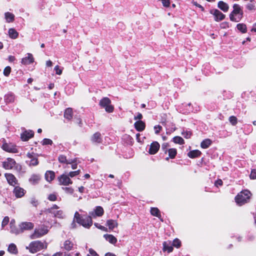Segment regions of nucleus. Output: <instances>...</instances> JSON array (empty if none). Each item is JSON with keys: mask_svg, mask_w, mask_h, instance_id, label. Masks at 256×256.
Listing matches in <instances>:
<instances>
[{"mask_svg": "<svg viewBox=\"0 0 256 256\" xmlns=\"http://www.w3.org/2000/svg\"><path fill=\"white\" fill-rule=\"evenodd\" d=\"M72 161H74L73 162H72L71 164H72V168L73 170H74V169H76L77 168V164L76 163V159H74L73 160H70V162H72Z\"/></svg>", "mask_w": 256, "mask_h": 256, "instance_id": "obj_63", "label": "nucleus"}, {"mask_svg": "<svg viewBox=\"0 0 256 256\" xmlns=\"http://www.w3.org/2000/svg\"><path fill=\"white\" fill-rule=\"evenodd\" d=\"M76 222L84 228H89L92 224V220L90 216H86L84 218L78 212L74 213V220L71 224V228H76Z\"/></svg>", "mask_w": 256, "mask_h": 256, "instance_id": "obj_1", "label": "nucleus"}, {"mask_svg": "<svg viewBox=\"0 0 256 256\" xmlns=\"http://www.w3.org/2000/svg\"><path fill=\"white\" fill-rule=\"evenodd\" d=\"M2 166L5 170H14L20 172L22 170L21 166L16 163L15 160L12 158H8L2 162Z\"/></svg>", "mask_w": 256, "mask_h": 256, "instance_id": "obj_4", "label": "nucleus"}, {"mask_svg": "<svg viewBox=\"0 0 256 256\" xmlns=\"http://www.w3.org/2000/svg\"><path fill=\"white\" fill-rule=\"evenodd\" d=\"M250 177L252 180L256 179V169L252 170Z\"/></svg>", "mask_w": 256, "mask_h": 256, "instance_id": "obj_53", "label": "nucleus"}, {"mask_svg": "<svg viewBox=\"0 0 256 256\" xmlns=\"http://www.w3.org/2000/svg\"><path fill=\"white\" fill-rule=\"evenodd\" d=\"M212 144V141L209 138H206L202 142L200 146L202 148L206 149L208 148Z\"/></svg>", "mask_w": 256, "mask_h": 256, "instance_id": "obj_28", "label": "nucleus"}, {"mask_svg": "<svg viewBox=\"0 0 256 256\" xmlns=\"http://www.w3.org/2000/svg\"><path fill=\"white\" fill-rule=\"evenodd\" d=\"M163 245V251H167L168 253H170L172 252L174 248L172 245L171 244L170 241L164 242L162 244Z\"/></svg>", "mask_w": 256, "mask_h": 256, "instance_id": "obj_18", "label": "nucleus"}, {"mask_svg": "<svg viewBox=\"0 0 256 256\" xmlns=\"http://www.w3.org/2000/svg\"><path fill=\"white\" fill-rule=\"evenodd\" d=\"M8 250L10 253L13 254H16L18 252L16 245L13 243L9 245Z\"/></svg>", "mask_w": 256, "mask_h": 256, "instance_id": "obj_32", "label": "nucleus"}, {"mask_svg": "<svg viewBox=\"0 0 256 256\" xmlns=\"http://www.w3.org/2000/svg\"><path fill=\"white\" fill-rule=\"evenodd\" d=\"M160 148V145L158 142H153L150 145L148 153L150 154H156Z\"/></svg>", "mask_w": 256, "mask_h": 256, "instance_id": "obj_12", "label": "nucleus"}, {"mask_svg": "<svg viewBox=\"0 0 256 256\" xmlns=\"http://www.w3.org/2000/svg\"><path fill=\"white\" fill-rule=\"evenodd\" d=\"M192 4H194V6H195L196 7L199 8H200L202 11H204V8L202 5H200L199 4H198L197 2H193Z\"/></svg>", "mask_w": 256, "mask_h": 256, "instance_id": "obj_61", "label": "nucleus"}, {"mask_svg": "<svg viewBox=\"0 0 256 256\" xmlns=\"http://www.w3.org/2000/svg\"><path fill=\"white\" fill-rule=\"evenodd\" d=\"M168 157L166 158V160H168L170 158L172 159L175 158L177 154V150L176 148H171L168 149Z\"/></svg>", "mask_w": 256, "mask_h": 256, "instance_id": "obj_24", "label": "nucleus"}, {"mask_svg": "<svg viewBox=\"0 0 256 256\" xmlns=\"http://www.w3.org/2000/svg\"><path fill=\"white\" fill-rule=\"evenodd\" d=\"M11 71V68L10 66H6L4 70V74L5 76H8Z\"/></svg>", "mask_w": 256, "mask_h": 256, "instance_id": "obj_49", "label": "nucleus"}, {"mask_svg": "<svg viewBox=\"0 0 256 256\" xmlns=\"http://www.w3.org/2000/svg\"><path fill=\"white\" fill-rule=\"evenodd\" d=\"M30 202L33 206L35 207H36L38 204V202L34 198H30Z\"/></svg>", "mask_w": 256, "mask_h": 256, "instance_id": "obj_54", "label": "nucleus"}, {"mask_svg": "<svg viewBox=\"0 0 256 256\" xmlns=\"http://www.w3.org/2000/svg\"><path fill=\"white\" fill-rule=\"evenodd\" d=\"M91 140L92 142L94 143H100L102 142V140L101 138V134L98 132H96L93 134L91 138Z\"/></svg>", "mask_w": 256, "mask_h": 256, "instance_id": "obj_21", "label": "nucleus"}, {"mask_svg": "<svg viewBox=\"0 0 256 256\" xmlns=\"http://www.w3.org/2000/svg\"><path fill=\"white\" fill-rule=\"evenodd\" d=\"M52 141L48 138H44L42 140V144L43 145H48L50 144L52 145Z\"/></svg>", "mask_w": 256, "mask_h": 256, "instance_id": "obj_50", "label": "nucleus"}, {"mask_svg": "<svg viewBox=\"0 0 256 256\" xmlns=\"http://www.w3.org/2000/svg\"><path fill=\"white\" fill-rule=\"evenodd\" d=\"M62 189L68 194H72L74 192V189L72 188L64 187L62 188Z\"/></svg>", "mask_w": 256, "mask_h": 256, "instance_id": "obj_52", "label": "nucleus"}, {"mask_svg": "<svg viewBox=\"0 0 256 256\" xmlns=\"http://www.w3.org/2000/svg\"><path fill=\"white\" fill-rule=\"evenodd\" d=\"M73 116L72 110V108H67L64 112V117L68 120H70Z\"/></svg>", "mask_w": 256, "mask_h": 256, "instance_id": "obj_26", "label": "nucleus"}, {"mask_svg": "<svg viewBox=\"0 0 256 256\" xmlns=\"http://www.w3.org/2000/svg\"><path fill=\"white\" fill-rule=\"evenodd\" d=\"M8 34L9 36L12 39L16 38L18 36V33L13 28H10L8 30Z\"/></svg>", "mask_w": 256, "mask_h": 256, "instance_id": "obj_29", "label": "nucleus"}, {"mask_svg": "<svg viewBox=\"0 0 256 256\" xmlns=\"http://www.w3.org/2000/svg\"><path fill=\"white\" fill-rule=\"evenodd\" d=\"M9 220H10V218H9L8 216H5L2 221V228H4L6 225H7L9 222Z\"/></svg>", "mask_w": 256, "mask_h": 256, "instance_id": "obj_46", "label": "nucleus"}, {"mask_svg": "<svg viewBox=\"0 0 256 256\" xmlns=\"http://www.w3.org/2000/svg\"><path fill=\"white\" fill-rule=\"evenodd\" d=\"M111 101L107 97L102 98L100 102V105L104 108L108 112H112L114 110V107L110 104Z\"/></svg>", "mask_w": 256, "mask_h": 256, "instance_id": "obj_6", "label": "nucleus"}, {"mask_svg": "<svg viewBox=\"0 0 256 256\" xmlns=\"http://www.w3.org/2000/svg\"><path fill=\"white\" fill-rule=\"evenodd\" d=\"M172 246H174L176 248H179L181 246V242L178 238H175L172 244Z\"/></svg>", "mask_w": 256, "mask_h": 256, "instance_id": "obj_41", "label": "nucleus"}, {"mask_svg": "<svg viewBox=\"0 0 256 256\" xmlns=\"http://www.w3.org/2000/svg\"><path fill=\"white\" fill-rule=\"evenodd\" d=\"M58 208V206L56 204H54L52 207L50 208H48L46 210V212L48 213H52L54 212V210H57Z\"/></svg>", "mask_w": 256, "mask_h": 256, "instance_id": "obj_48", "label": "nucleus"}, {"mask_svg": "<svg viewBox=\"0 0 256 256\" xmlns=\"http://www.w3.org/2000/svg\"><path fill=\"white\" fill-rule=\"evenodd\" d=\"M18 227L20 228L22 233L26 230H30L34 228V224L32 222H24L18 224Z\"/></svg>", "mask_w": 256, "mask_h": 256, "instance_id": "obj_9", "label": "nucleus"}, {"mask_svg": "<svg viewBox=\"0 0 256 256\" xmlns=\"http://www.w3.org/2000/svg\"><path fill=\"white\" fill-rule=\"evenodd\" d=\"M34 61V58L32 54H28L27 56L22 58V64L24 65L30 64L32 63Z\"/></svg>", "mask_w": 256, "mask_h": 256, "instance_id": "obj_16", "label": "nucleus"}, {"mask_svg": "<svg viewBox=\"0 0 256 256\" xmlns=\"http://www.w3.org/2000/svg\"><path fill=\"white\" fill-rule=\"evenodd\" d=\"M90 254L92 255V256H98V254L92 249L90 250Z\"/></svg>", "mask_w": 256, "mask_h": 256, "instance_id": "obj_64", "label": "nucleus"}, {"mask_svg": "<svg viewBox=\"0 0 256 256\" xmlns=\"http://www.w3.org/2000/svg\"><path fill=\"white\" fill-rule=\"evenodd\" d=\"M182 135L186 138H190L192 134V132L190 130H184L182 133Z\"/></svg>", "mask_w": 256, "mask_h": 256, "instance_id": "obj_45", "label": "nucleus"}, {"mask_svg": "<svg viewBox=\"0 0 256 256\" xmlns=\"http://www.w3.org/2000/svg\"><path fill=\"white\" fill-rule=\"evenodd\" d=\"M55 177V174L54 172L48 170L45 174V178L46 180L50 182L52 181Z\"/></svg>", "mask_w": 256, "mask_h": 256, "instance_id": "obj_25", "label": "nucleus"}, {"mask_svg": "<svg viewBox=\"0 0 256 256\" xmlns=\"http://www.w3.org/2000/svg\"><path fill=\"white\" fill-rule=\"evenodd\" d=\"M94 225L96 227L98 228V229L102 230L107 231V228L106 227L100 225L98 223H94Z\"/></svg>", "mask_w": 256, "mask_h": 256, "instance_id": "obj_55", "label": "nucleus"}, {"mask_svg": "<svg viewBox=\"0 0 256 256\" xmlns=\"http://www.w3.org/2000/svg\"><path fill=\"white\" fill-rule=\"evenodd\" d=\"M25 192V190L20 186H16L14 190V193L16 198H22L24 196Z\"/></svg>", "mask_w": 256, "mask_h": 256, "instance_id": "obj_17", "label": "nucleus"}, {"mask_svg": "<svg viewBox=\"0 0 256 256\" xmlns=\"http://www.w3.org/2000/svg\"><path fill=\"white\" fill-rule=\"evenodd\" d=\"M51 214H53L54 217H57L58 218H63V212L62 210L54 211Z\"/></svg>", "mask_w": 256, "mask_h": 256, "instance_id": "obj_44", "label": "nucleus"}, {"mask_svg": "<svg viewBox=\"0 0 256 256\" xmlns=\"http://www.w3.org/2000/svg\"><path fill=\"white\" fill-rule=\"evenodd\" d=\"M104 237L112 244H114L117 242V239L112 234H105Z\"/></svg>", "mask_w": 256, "mask_h": 256, "instance_id": "obj_23", "label": "nucleus"}, {"mask_svg": "<svg viewBox=\"0 0 256 256\" xmlns=\"http://www.w3.org/2000/svg\"><path fill=\"white\" fill-rule=\"evenodd\" d=\"M223 184V182L222 180L218 179L214 182V185L216 187H218L219 186H222Z\"/></svg>", "mask_w": 256, "mask_h": 256, "instance_id": "obj_58", "label": "nucleus"}, {"mask_svg": "<svg viewBox=\"0 0 256 256\" xmlns=\"http://www.w3.org/2000/svg\"><path fill=\"white\" fill-rule=\"evenodd\" d=\"M104 214V210L102 206H98L94 209V212H89V216L92 218L96 217V216H101Z\"/></svg>", "mask_w": 256, "mask_h": 256, "instance_id": "obj_13", "label": "nucleus"}, {"mask_svg": "<svg viewBox=\"0 0 256 256\" xmlns=\"http://www.w3.org/2000/svg\"><path fill=\"white\" fill-rule=\"evenodd\" d=\"M38 164V160L36 158H32L30 162V166H36Z\"/></svg>", "mask_w": 256, "mask_h": 256, "instance_id": "obj_51", "label": "nucleus"}, {"mask_svg": "<svg viewBox=\"0 0 256 256\" xmlns=\"http://www.w3.org/2000/svg\"><path fill=\"white\" fill-rule=\"evenodd\" d=\"M162 127L160 125H156L154 126V130L156 134H158Z\"/></svg>", "mask_w": 256, "mask_h": 256, "instance_id": "obj_56", "label": "nucleus"}, {"mask_svg": "<svg viewBox=\"0 0 256 256\" xmlns=\"http://www.w3.org/2000/svg\"><path fill=\"white\" fill-rule=\"evenodd\" d=\"M48 232L47 228L45 226L41 227L40 228L35 229L34 233L30 236L31 239H36L39 238L44 235L46 234Z\"/></svg>", "mask_w": 256, "mask_h": 256, "instance_id": "obj_7", "label": "nucleus"}, {"mask_svg": "<svg viewBox=\"0 0 256 256\" xmlns=\"http://www.w3.org/2000/svg\"><path fill=\"white\" fill-rule=\"evenodd\" d=\"M54 70H56V74L58 75H60L62 73V70L59 68L58 66H55Z\"/></svg>", "mask_w": 256, "mask_h": 256, "instance_id": "obj_62", "label": "nucleus"}, {"mask_svg": "<svg viewBox=\"0 0 256 256\" xmlns=\"http://www.w3.org/2000/svg\"><path fill=\"white\" fill-rule=\"evenodd\" d=\"M74 246L73 243L69 240H66L64 244V248L67 250H72Z\"/></svg>", "mask_w": 256, "mask_h": 256, "instance_id": "obj_37", "label": "nucleus"}, {"mask_svg": "<svg viewBox=\"0 0 256 256\" xmlns=\"http://www.w3.org/2000/svg\"><path fill=\"white\" fill-rule=\"evenodd\" d=\"M255 4L256 2L254 0H250V3H248L246 5V8L250 10H255Z\"/></svg>", "mask_w": 256, "mask_h": 256, "instance_id": "obj_40", "label": "nucleus"}, {"mask_svg": "<svg viewBox=\"0 0 256 256\" xmlns=\"http://www.w3.org/2000/svg\"><path fill=\"white\" fill-rule=\"evenodd\" d=\"M169 146L170 145L168 142H164L162 144L161 148L164 154H166L168 152Z\"/></svg>", "mask_w": 256, "mask_h": 256, "instance_id": "obj_43", "label": "nucleus"}, {"mask_svg": "<svg viewBox=\"0 0 256 256\" xmlns=\"http://www.w3.org/2000/svg\"><path fill=\"white\" fill-rule=\"evenodd\" d=\"M56 196L54 194H50L48 196V199L50 201H55L56 200Z\"/></svg>", "mask_w": 256, "mask_h": 256, "instance_id": "obj_59", "label": "nucleus"}, {"mask_svg": "<svg viewBox=\"0 0 256 256\" xmlns=\"http://www.w3.org/2000/svg\"><path fill=\"white\" fill-rule=\"evenodd\" d=\"M237 29L241 32L244 34L247 32L246 26L244 24H238L236 25Z\"/></svg>", "mask_w": 256, "mask_h": 256, "instance_id": "obj_34", "label": "nucleus"}, {"mask_svg": "<svg viewBox=\"0 0 256 256\" xmlns=\"http://www.w3.org/2000/svg\"><path fill=\"white\" fill-rule=\"evenodd\" d=\"M46 248V245L44 246V244L40 240L32 242L28 247H26L30 252L32 253H36L44 248Z\"/></svg>", "mask_w": 256, "mask_h": 256, "instance_id": "obj_5", "label": "nucleus"}, {"mask_svg": "<svg viewBox=\"0 0 256 256\" xmlns=\"http://www.w3.org/2000/svg\"><path fill=\"white\" fill-rule=\"evenodd\" d=\"M60 184L64 186H68L72 184V182L70 179L68 174H63L58 178Z\"/></svg>", "mask_w": 256, "mask_h": 256, "instance_id": "obj_10", "label": "nucleus"}, {"mask_svg": "<svg viewBox=\"0 0 256 256\" xmlns=\"http://www.w3.org/2000/svg\"><path fill=\"white\" fill-rule=\"evenodd\" d=\"M218 7L224 12H227L229 9L228 4L223 1H219L218 2Z\"/></svg>", "mask_w": 256, "mask_h": 256, "instance_id": "obj_19", "label": "nucleus"}, {"mask_svg": "<svg viewBox=\"0 0 256 256\" xmlns=\"http://www.w3.org/2000/svg\"><path fill=\"white\" fill-rule=\"evenodd\" d=\"M202 152L198 150H190L188 154V156L191 158H194L200 156Z\"/></svg>", "mask_w": 256, "mask_h": 256, "instance_id": "obj_22", "label": "nucleus"}, {"mask_svg": "<svg viewBox=\"0 0 256 256\" xmlns=\"http://www.w3.org/2000/svg\"><path fill=\"white\" fill-rule=\"evenodd\" d=\"M150 212L153 216H156L163 222L162 218H161V214L160 210L157 208H151Z\"/></svg>", "mask_w": 256, "mask_h": 256, "instance_id": "obj_20", "label": "nucleus"}, {"mask_svg": "<svg viewBox=\"0 0 256 256\" xmlns=\"http://www.w3.org/2000/svg\"><path fill=\"white\" fill-rule=\"evenodd\" d=\"M5 177L8 184L12 186L16 184L17 180L16 177L12 174H5Z\"/></svg>", "mask_w": 256, "mask_h": 256, "instance_id": "obj_15", "label": "nucleus"}, {"mask_svg": "<svg viewBox=\"0 0 256 256\" xmlns=\"http://www.w3.org/2000/svg\"><path fill=\"white\" fill-rule=\"evenodd\" d=\"M134 127L138 131L144 130V123L142 121H137L134 123Z\"/></svg>", "mask_w": 256, "mask_h": 256, "instance_id": "obj_35", "label": "nucleus"}, {"mask_svg": "<svg viewBox=\"0 0 256 256\" xmlns=\"http://www.w3.org/2000/svg\"><path fill=\"white\" fill-rule=\"evenodd\" d=\"M40 180V176L38 174H32L29 179V182L32 184H38Z\"/></svg>", "mask_w": 256, "mask_h": 256, "instance_id": "obj_27", "label": "nucleus"}, {"mask_svg": "<svg viewBox=\"0 0 256 256\" xmlns=\"http://www.w3.org/2000/svg\"><path fill=\"white\" fill-rule=\"evenodd\" d=\"M172 141L175 144H184V140L180 136H176L172 138Z\"/></svg>", "mask_w": 256, "mask_h": 256, "instance_id": "obj_36", "label": "nucleus"}, {"mask_svg": "<svg viewBox=\"0 0 256 256\" xmlns=\"http://www.w3.org/2000/svg\"><path fill=\"white\" fill-rule=\"evenodd\" d=\"M10 232L16 235L22 233L20 228H17L16 226H12V227H10Z\"/></svg>", "mask_w": 256, "mask_h": 256, "instance_id": "obj_39", "label": "nucleus"}, {"mask_svg": "<svg viewBox=\"0 0 256 256\" xmlns=\"http://www.w3.org/2000/svg\"><path fill=\"white\" fill-rule=\"evenodd\" d=\"M162 4L165 7H169L170 6V0H160Z\"/></svg>", "mask_w": 256, "mask_h": 256, "instance_id": "obj_57", "label": "nucleus"}, {"mask_svg": "<svg viewBox=\"0 0 256 256\" xmlns=\"http://www.w3.org/2000/svg\"><path fill=\"white\" fill-rule=\"evenodd\" d=\"M232 8L233 10L229 15L230 20L233 22H239L244 16L242 8L237 4H234Z\"/></svg>", "mask_w": 256, "mask_h": 256, "instance_id": "obj_2", "label": "nucleus"}, {"mask_svg": "<svg viewBox=\"0 0 256 256\" xmlns=\"http://www.w3.org/2000/svg\"><path fill=\"white\" fill-rule=\"evenodd\" d=\"M4 100L6 103L12 102L14 100V96L12 93H8L5 95Z\"/></svg>", "mask_w": 256, "mask_h": 256, "instance_id": "obj_30", "label": "nucleus"}, {"mask_svg": "<svg viewBox=\"0 0 256 256\" xmlns=\"http://www.w3.org/2000/svg\"><path fill=\"white\" fill-rule=\"evenodd\" d=\"M230 123L234 126H236L238 123V119L236 116H232L229 118Z\"/></svg>", "mask_w": 256, "mask_h": 256, "instance_id": "obj_42", "label": "nucleus"}, {"mask_svg": "<svg viewBox=\"0 0 256 256\" xmlns=\"http://www.w3.org/2000/svg\"><path fill=\"white\" fill-rule=\"evenodd\" d=\"M106 226H108L110 230H113L114 228L117 226L118 223L114 220H109L106 222Z\"/></svg>", "mask_w": 256, "mask_h": 256, "instance_id": "obj_33", "label": "nucleus"}, {"mask_svg": "<svg viewBox=\"0 0 256 256\" xmlns=\"http://www.w3.org/2000/svg\"><path fill=\"white\" fill-rule=\"evenodd\" d=\"M4 17L7 22H11L14 20V15L10 12H6L4 14Z\"/></svg>", "mask_w": 256, "mask_h": 256, "instance_id": "obj_31", "label": "nucleus"}, {"mask_svg": "<svg viewBox=\"0 0 256 256\" xmlns=\"http://www.w3.org/2000/svg\"><path fill=\"white\" fill-rule=\"evenodd\" d=\"M228 22H223L222 23L220 24V28H228L229 27V26H228Z\"/></svg>", "mask_w": 256, "mask_h": 256, "instance_id": "obj_60", "label": "nucleus"}, {"mask_svg": "<svg viewBox=\"0 0 256 256\" xmlns=\"http://www.w3.org/2000/svg\"><path fill=\"white\" fill-rule=\"evenodd\" d=\"M210 12L214 16V20L216 22H220L225 18V14L217 9L210 10Z\"/></svg>", "mask_w": 256, "mask_h": 256, "instance_id": "obj_8", "label": "nucleus"}, {"mask_svg": "<svg viewBox=\"0 0 256 256\" xmlns=\"http://www.w3.org/2000/svg\"><path fill=\"white\" fill-rule=\"evenodd\" d=\"M2 148L3 150L8 152H12V153H16L18 152V150L16 148V146L12 144L11 143L8 144L6 142H4L2 144Z\"/></svg>", "mask_w": 256, "mask_h": 256, "instance_id": "obj_11", "label": "nucleus"}, {"mask_svg": "<svg viewBox=\"0 0 256 256\" xmlns=\"http://www.w3.org/2000/svg\"><path fill=\"white\" fill-rule=\"evenodd\" d=\"M80 173V170H78L74 172H70L68 174L70 177L73 178L75 176L78 175Z\"/></svg>", "mask_w": 256, "mask_h": 256, "instance_id": "obj_47", "label": "nucleus"}, {"mask_svg": "<svg viewBox=\"0 0 256 256\" xmlns=\"http://www.w3.org/2000/svg\"><path fill=\"white\" fill-rule=\"evenodd\" d=\"M251 195L252 194L248 190H242L235 197L236 202L238 206H241L248 202Z\"/></svg>", "mask_w": 256, "mask_h": 256, "instance_id": "obj_3", "label": "nucleus"}, {"mask_svg": "<svg viewBox=\"0 0 256 256\" xmlns=\"http://www.w3.org/2000/svg\"><path fill=\"white\" fill-rule=\"evenodd\" d=\"M58 161L60 162L63 163V164H70L72 162H74V161L70 162V160H67L66 156H64V155H60L58 156Z\"/></svg>", "mask_w": 256, "mask_h": 256, "instance_id": "obj_38", "label": "nucleus"}, {"mask_svg": "<svg viewBox=\"0 0 256 256\" xmlns=\"http://www.w3.org/2000/svg\"><path fill=\"white\" fill-rule=\"evenodd\" d=\"M34 132L33 131L25 130L21 134V138L23 141H27L34 136Z\"/></svg>", "mask_w": 256, "mask_h": 256, "instance_id": "obj_14", "label": "nucleus"}]
</instances>
